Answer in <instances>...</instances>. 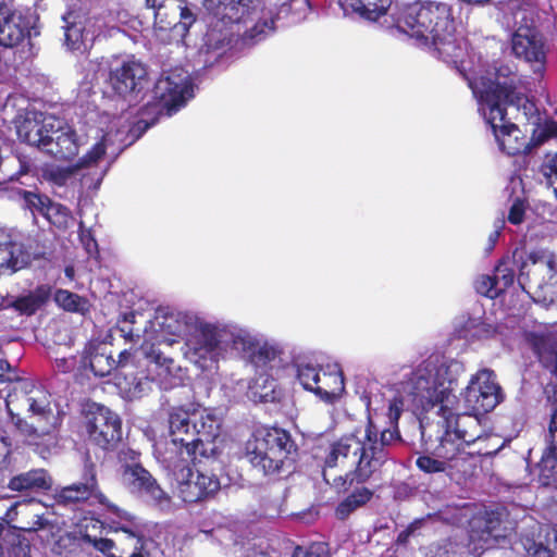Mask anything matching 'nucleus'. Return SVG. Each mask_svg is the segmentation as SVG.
Masks as SVG:
<instances>
[{
    "label": "nucleus",
    "instance_id": "obj_1",
    "mask_svg": "<svg viewBox=\"0 0 557 557\" xmlns=\"http://www.w3.org/2000/svg\"><path fill=\"white\" fill-rule=\"evenodd\" d=\"M401 442L398 426L380 430L369 417L361 428L331 443L322 467L324 481L338 494H347L336 506L335 517L346 520L374 496L366 485L391 458V447Z\"/></svg>",
    "mask_w": 557,
    "mask_h": 557
},
{
    "label": "nucleus",
    "instance_id": "obj_2",
    "mask_svg": "<svg viewBox=\"0 0 557 557\" xmlns=\"http://www.w3.org/2000/svg\"><path fill=\"white\" fill-rule=\"evenodd\" d=\"M53 502L54 505L73 511L86 506L103 507L108 512L127 522L115 529L121 533V555L116 557H152L151 548L156 547V542L147 536L141 523L135 522L134 516L112 503L102 492L94 462L84 465L79 481L55 488Z\"/></svg>",
    "mask_w": 557,
    "mask_h": 557
},
{
    "label": "nucleus",
    "instance_id": "obj_3",
    "mask_svg": "<svg viewBox=\"0 0 557 557\" xmlns=\"http://www.w3.org/2000/svg\"><path fill=\"white\" fill-rule=\"evenodd\" d=\"M454 385H456V379L450 375L449 368L441 364L436 368L431 381L419 377L416 395L423 410L437 408L436 413L440 417L437 423L466 444L478 440L484 431L479 419L480 414L473 411L456 412L454 405L457 404V398L453 394Z\"/></svg>",
    "mask_w": 557,
    "mask_h": 557
},
{
    "label": "nucleus",
    "instance_id": "obj_4",
    "mask_svg": "<svg viewBox=\"0 0 557 557\" xmlns=\"http://www.w3.org/2000/svg\"><path fill=\"white\" fill-rule=\"evenodd\" d=\"M246 454L256 470L265 476L278 478L294 471L298 446L286 430L261 428L247 442Z\"/></svg>",
    "mask_w": 557,
    "mask_h": 557
},
{
    "label": "nucleus",
    "instance_id": "obj_5",
    "mask_svg": "<svg viewBox=\"0 0 557 557\" xmlns=\"http://www.w3.org/2000/svg\"><path fill=\"white\" fill-rule=\"evenodd\" d=\"M520 79L509 65L502 64L495 70L494 78L480 75L468 78V86L479 101L487 107L490 114L500 116L502 108L515 106L529 120L537 112L535 103L517 91ZM495 119L492 116V120Z\"/></svg>",
    "mask_w": 557,
    "mask_h": 557
},
{
    "label": "nucleus",
    "instance_id": "obj_6",
    "mask_svg": "<svg viewBox=\"0 0 557 557\" xmlns=\"http://www.w3.org/2000/svg\"><path fill=\"white\" fill-rule=\"evenodd\" d=\"M392 29L417 39H433L454 29L451 7L445 2H413L398 7L392 14Z\"/></svg>",
    "mask_w": 557,
    "mask_h": 557
},
{
    "label": "nucleus",
    "instance_id": "obj_7",
    "mask_svg": "<svg viewBox=\"0 0 557 557\" xmlns=\"http://www.w3.org/2000/svg\"><path fill=\"white\" fill-rule=\"evenodd\" d=\"M205 7L224 25H236V34L240 36L242 44L245 46H252L260 41L273 25V21L259 20L240 33L242 24L247 25L248 22L253 21L259 0H205Z\"/></svg>",
    "mask_w": 557,
    "mask_h": 557
},
{
    "label": "nucleus",
    "instance_id": "obj_8",
    "mask_svg": "<svg viewBox=\"0 0 557 557\" xmlns=\"http://www.w3.org/2000/svg\"><path fill=\"white\" fill-rule=\"evenodd\" d=\"M140 451L124 447L117 453L119 474L123 487L132 495L161 505L171 498L157 479L140 462Z\"/></svg>",
    "mask_w": 557,
    "mask_h": 557
},
{
    "label": "nucleus",
    "instance_id": "obj_9",
    "mask_svg": "<svg viewBox=\"0 0 557 557\" xmlns=\"http://www.w3.org/2000/svg\"><path fill=\"white\" fill-rule=\"evenodd\" d=\"M218 457L212 455L190 457L196 475L190 468H187L186 479L178 484V495L184 503L195 504L212 499L221 490L220 480L215 474L220 465Z\"/></svg>",
    "mask_w": 557,
    "mask_h": 557
},
{
    "label": "nucleus",
    "instance_id": "obj_10",
    "mask_svg": "<svg viewBox=\"0 0 557 557\" xmlns=\"http://www.w3.org/2000/svg\"><path fill=\"white\" fill-rule=\"evenodd\" d=\"M84 424L89 443L103 451H114L122 442V420L103 405H89Z\"/></svg>",
    "mask_w": 557,
    "mask_h": 557
},
{
    "label": "nucleus",
    "instance_id": "obj_11",
    "mask_svg": "<svg viewBox=\"0 0 557 557\" xmlns=\"http://www.w3.org/2000/svg\"><path fill=\"white\" fill-rule=\"evenodd\" d=\"M502 399V388L492 370L482 369L478 371L466 387V407L476 414H485L492 411Z\"/></svg>",
    "mask_w": 557,
    "mask_h": 557
},
{
    "label": "nucleus",
    "instance_id": "obj_12",
    "mask_svg": "<svg viewBox=\"0 0 557 557\" xmlns=\"http://www.w3.org/2000/svg\"><path fill=\"white\" fill-rule=\"evenodd\" d=\"M186 89L187 85L180 75H161L153 85L152 101L141 109V114L145 115L150 111L157 114H163L166 111L171 114L184 104Z\"/></svg>",
    "mask_w": 557,
    "mask_h": 557
},
{
    "label": "nucleus",
    "instance_id": "obj_13",
    "mask_svg": "<svg viewBox=\"0 0 557 557\" xmlns=\"http://www.w3.org/2000/svg\"><path fill=\"white\" fill-rule=\"evenodd\" d=\"M148 82L146 65L135 59L123 60L112 66L108 78L114 94L123 98L137 96L147 87Z\"/></svg>",
    "mask_w": 557,
    "mask_h": 557
},
{
    "label": "nucleus",
    "instance_id": "obj_14",
    "mask_svg": "<svg viewBox=\"0 0 557 557\" xmlns=\"http://www.w3.org/2000/svg\"><path fill=\"white\" fill-rule=\"evenodd\" d=\"M484 116L502 151L512 157L531 152L534 144L528 141L519 127L507 119V108H502L499 117L493 114L495 119L492 120L490 110L485 111Z\"/></svg>",
    "mask_w": 557,
    "mask_h": 557
},
{
    "label": "nucleus",
    "instance_id": "obj_15",
    "mask_svg": "<svg viewBox=\"0 0 557 557\" xmlns=\"http://www.w3.org/2000/svg\"><path fill=\"white\" fill-rule=\"evenodd\" d=\"M222 419L209 409L193 410V432L197 440L191 444L190 457L219 456L220 451L214 443L220 435Z\"/></svg>",
    "mask_w": 557,
    "mask_h": 557
},
{
    "label": "nucleus",
    "instance_id": "obj_16",
    "mask_svg": "<svg viewBox=\"0 0 557 557\" xmlns=\"http://www.w3.org/2000/svg\"><path fill=\"white\" fill-rule=\"evenodd\" d=\"M443 433L438 437V444L434 447L432 455L442 458L449 463L450 479L456 481L466 480L471 476V466L466 444L457 438L449 430L443 428Z\"/></svg>",
    "mask_w": 557,
    "mask_h": 557
},
{
    "label": "nucleus",
    "instance_id": "obj_17",
    "mask_svg": "<svg viewBox=\"0 0 557 557\" xmlns=\"http://www.w3.org/2000/svg\"><path fill=\"white\" fill-rule=\"evenodd\" d=\"M511 48L518 59L533 64L534 73L543 75L546 64L545 41L535 27H518L511 38Z\"/></svg>",
    "mask_w": 557,
    "mask_h": 557
},
{
    "label": "nucleus",
    "instance_id": "obj_18",
    "mask_svg": "<svg viewBox=\"0 0 557 557\" xmlns=\"http://www.w3.org/2000/svg\"><path fill=\"white\" fill-rule=\"evenodd\" d=\"M502 516L497 510H490L472 520L468 544L472 554L479 556L497 545L498 539L504 536L500 532Z\"/></svg>",
    "mask_w": 557,
    "mask_h": 557
},
{
    "label": "nucleus",
    "instance_id": "obj_19",
    "mask_svg": "<svg viewBox=\"0 0 557 557\" xmlns=\"http://www.w3.org/2000/svg\"><path fill=\"white\" fill-rule=\"evenodd\" d=\"M38 504L35 499L16 502L12 505L8 511L7 517L10 522H13V529L33 533L38 531L46 532V542L49 543L54 539L53 530L54 524L49 521L42 513H38L34 510V507Z\"/></svg>",
    "mask_w": 557,
    "mask_h": 557
},
{
    "label": "nucleus",
    "instance_id": "obj_20",
    "mask_svg": "<svg viewBox=\"0 0 557 557\" xmlns=\"http://www.w3.org/2000/svg\"><path fill=\"white\" fill-rule=\"evenodd\" d=\"M11 476L7 487L11 492L18 493L24 496L39 495L49 492L53 485L52 475L45 468H33L28 471L12 474V470L8 471Z\"/></svg>",
    "mask_w": 557,
    "mask_h": 557
},
{
    "label": "nucleus",
    "instance_id": "obj_21",
    "mask_svg": "<svg viewBox=\"0 0 557 557\" xmlns=\"http://www.w3.org/2000/svg\"><path fill=\"white\" fill-rule=\"evenodd\" d=\"M29 20L20 11H11L0 3V46L13 48L29 37Z\"/></svg>",
    "mask_w": 557,
    "mask_h": 557
},
{
    "label": "nucleus",
    "instance_id": "obj_22",
    "mask_svg": "<svg viewBox=\"0 0 557 557\" xmlns=\"http://www.w3.org/2000/svg\"><path fill=\"white\" fill-rule=\"evenodd\" d=\"M46 153L59 161H72L79 152V139L76 131L70 125L53 127Z\"/></svg>",
    "mask_w": 557,
    "mask_h": 557
},
{
    "label": "nucleus",
    "instance_id": "obj_23",
    "mask_svg": "<svg viewBox=\"0 0 557 557\" xmlns=\"http://www.w3.org/2000/svg\"><path fill=\"white\" fill-rule=\"evenodd\" d=\"M524 339L543 368L557 377V335L552 332H527Z\"/></svg>",
    "mask_w": 557,
    "mask_h": 557
},
{
    "label": "nucleus",
    "instance_id": "obj_24",
    "mask_svg": "<svg viewBox=\"0 0 557 557\" xmlns=\"http://www.w3.org/2000/svg\"><path fill=\"white\" fill-rule=\"evenodd\" d=\"M78 533L85 543L90 544L96 550L107 557H116L114 549L116 544L108 539L104 523L95 517H83L77 524Z\"/></svg>",
    "mask_w": 557,
    "mask_h": 557
},
{
    "label": "nucleus",
    "instance_id": "obj_25",
    "mask_svg": "<svg viewBox=\"0 0 557 557\" xmlns=\"http://www.w3.org/2000/svg\"><path fill=\"white\" fill-rule=\"evenodd\" d=\"M193 425V411L183 407H174L169 413V428L174 444L185 447L187 455L190 457L191 444L195 432Z\"/></svg>",
    "mask_w": 557,
    "mask_h": 557
},
{
    "label": "nucleus",
    "instance_id": "obj_26",
    "mask_svg": "<svg viewBox=\"0 0 557 557\" xmlns=\"http://www.w3.org/2000/svg\"><path fill=\"white\" fill-rule=\"evenodd\" d=\"M431 40L438 58L445 63L451 64L468 82L470 77L467 75L466 67L463 66L466 50L453 36L451 30H447Z\"/></svg>",
    "mask_w": 557,
    "mask_h": 557
},
{
    "label": "nucleus",
    "instance_id": "obj_27",
    "mask_svg": "<svg viewBox=\"0 0 557 557\" xmlns=\"http://www.w3.org/2000/svg\"><path fill=\"white\" fill-rule=\"evenodd\" d=\"M84 363L88 362L95 376L103 377L116 369L115 359L109 345L103 342L91 341L84 350Z\"/></svg>",
    "mask_w": 557,
    "mask_h": 557
},
{
    "label": "nucleus",
    "instance_id": "obj_28",
    "mask_svg": "<svg viewBox=\"0 0 557 557\" xmlns=\"http://www.w3.org/2000/svg\"><path fill=\"white\" fill-rule=\"evenodd\" d=\"M64 44L72 50H82L86 48L85 42L89 38L90 32L87 25L90 18L85 14L70 11L63 15ZM94 38L91 33L90 39Z\"/></svg>",
    "mask_w": 557,
    "mask_h": 557
},
{
    "label": "nucleus",
    "instance_id": "obj_29",
    "mask_svg": "<svg viewBox=\"0 0 557 557\" xmlns=\"http://www.w3.org/2000/svg\"><path fill=\"white\" fill-rule=\"evenodd\" d=\"M17 137L22 143L46 151L50 134L53 133V123L49 120L25 119L17 126Z\"/></svg>",
    "mask_w": 557,
    "mask_h": 557
},
{
    "label": "nucleus",
    "instance_id": "obj_30",
    "mask_svg": "<svg viewBox=\"0 0 557 557\" xmlns=\"http://www.w3.org/2000/svg\"><path fill=\"white\" fill-rule=\"evenodd\" d=\"M345 391V380L342 370L327 366L323 371L313 394L326 404L336 403Z\"/></svg>",
    "mask_w": 557,
    "mask_h": 557
},
{
    "label": "nucleus",
    "instance_id": "obj_31",
    "mask_svg": "<svg viewBox=\"0 0 557 557\" xmlns=\"http://www.w3.org/2000/svg\"><path fill=\"white\" fill-rule=\"evenodd\" d=\"M392 2V0H342V5L363 20L376 22L387 14Z\"/></svg>",
    "mask_w": 557,
    "mask_h": 557
},
{
    "label": "nucleus",
    "instance_id": "obj_32",
    "mask_svg": "<svg viewBox=\"0 0 557 557\" xmlns=\"http://www.w3.org/2000/svg\"><path fill=\"white\" fill-rule=\"evenodd\" d=\"M50 297L51 286L42 284L27 295L16 297L10 307L21 314L33 315L49 301Z\"/></svg>",
    "mask_w": 557,
    "mask_h": 557
},
{
    "label": "nucleus",
    "instance_id": "obj_33",
    "mask_svg": "<svg viewBox=\"0 0 557 557\" xmlns=\"http://www.w3.org/2000/svg\"><path fill=\"white\" fill-rule=\"evenodd\" d=\"M518 261L521 262L519 264V274L517 276V281L521 289L525 293H529L527 287L532 283V278L530 276L531 271L528 270L529 262L533 267V274H535V272H543L544 270L552 271L554 268V261L543 251H531L527 256L525 260H523L522 256H520Z\"/></svg>",
    "mask_w": 557,
    "mask_h": 557
},
{
    "label": "nucleus",
    "instance_id": "obj_34",
    "mask_svg": "<svg viewBox=\"0 0 557 557\" xmlns=\"http://www.w3.org/2000/svg\"><path fill=\"white\" fill-rule=\"evenodd\" d=\"M220 345L219 330L212 324H201L195 336L194 351L197 356L213 359Z\"/></svg>",
    "mask_w": 557,
    "mask_h": 557
},
{
    "label": "nucleus",
    "instance_id": "obj_35",
    "mask_svg": "<svg viewBox=\"0 0 557 557\" xmlns=\"http://www.w3.org/2000/svg\"><path fill=\"white\" fill-rule=\"evenodd\" d=\"M146 4L154 10V23L161 29L176 26L177 9L182 0H146Z\"/></svg>",
    "mask_w": 557,
    "mask_h": 557
},
{
    "label": "nucleus",
    "instance_id": "obj_36",
    "mask_svg": "<svg viewBox=\"0 0 557 557\" xmlns=\"http://www.w3.org/2000/svg\"><path fill=\"white\" fill-rule=\"evenodd\" d=\"M539 481L543 486L557 482V448L556 444L547 446L539 462Z\"/></svg>",
    "mask_w": 557,
    "mask_h": 557
},
{
    "label": "nucleus",
    "instance_id": "obj_37",
    "mask_svg": "<svg viewBox=\"0 0 557 557\" xmlns=\"http://www.w3.org/2000/svg\"><path fill=\"white\" fill-rule=\"evenodd\" d=\"M53 299L59 307L69 312L84 314L89 310V301L85 297L67 289H57Z\"/></svg>",
    "mask_w": 557,
    "mask_h": 557
},
{
    "label": "nucleus",
    "instance_id": "obj_38",
    "mask_svg": "<svg viewBox=\"0 0 557 557\" xmlns=\"http://www.w3.org/2000/svg\"><path fill=\"white\" fill-rule=\"evenodd\" d=\"M517 268H519L517 251L513 252L512 258L507 257L499 260L495 268L494 276L497 277V284L502 293H505L513 285Z\"/></svg>",
    "mask_w": 557,
    "mask_h": 557
},
{
    "label": "nucleus",
    "instance_id": "obj_39",
    "mask_svg": "<svg viewBox=\"0 0 557 557\" xmlns=\"http://www.w3.org/2000/svg\"><path fill=\"white\" fill-rule=\"evenodd\" d=\"M491 436L487 434L481 433L478 440L473 442L466 443L467 453H473L469 456V465L471 466V475L473 474L476 468V458L478 457H490L497 454L499 447L490 446Z\"/></svg>",
    "mask_w": 557,
    "mask_h": 557
},
{
    "label": "nucleus",
    "instance_id": "obj_40",
    "mask_svg": "<svg viewBox=\"0 0 557 557\" xmlns=\"http://www.w3.org/2000/svg\"><path fill=\"white\" fill-rule=\"evenodd\" d=\"M296 368L300 385L304 389L312 393L325 368L309 361H301L296 364Z\"/></svg>",
    "mask_w": 557,
    "mask_h": 557
},
{
    "label": "nucleus",
    "instance_id": "obj_41",
    "mask_svg": "<svg viewBox=\"0 0 557 557\" xmlns=\"http://www.w3.org/2000/svg\"><path fill=\"white\" fill-rule=\"evenodd\" d=\"M17 195L24 202V207L28 209L34 216L45 215L47 206L50 203V197L36 190L20 189Z\"/></svg>",
    "mask_w": 557,
    "mask_h": 557
},
{
    "label": "nucleus",
    "instance_id": "obj_42",
    "mask_svg": "<svg viewBox=\"0 0 557 557\" xmlns=\"http://www.w3.org/2000/svg\"><path fill=\"white\" fill-rule=\"evenodd\" d=\"M5 557H32L29 541L20 534L8 531L3 537Z\"/></svg>",
    "mask_w": 557,
    "mask_h": 557
},
{
    "label": "nucleus",
    "instance_id": "obj_43",
    "mask_svg": "<svg viewBox=\"0 0 557 557\" xmlns=\"http://www.w3.org/2000/svg\"><path fill=\"white\" fill-rule=\"evenodd\" d=\"M44 218L59 228L66 227L71 218V211L66 206L54 202L50 198V203L47 206Z\"/></svg>",
    "mask_w": 557,
    "mask_h": 557
},
{
    "label": "nucleus",
    "instance_id": "obj_44",
    "mask_svg": "<svg viewBox=\"0 0 557 557\" xmlns=\"http://www.w3.org/2000/svg\"><path fill=\"white\" fill-rule=\"evenodd\" d=\"M417 468L428 474L444 472L450 478L449 463L435 456L421 455L416 460Z\"/></svg>",
    "mask_w": 557,
    "mask_h": 557
},
{
    "label": "nucleus",
    "instance_id": "obj_45",
    "mask_svg": "<svg viewBox=\"0 0 557 557\" xmlns=\"http://www.w3.org/2000/svg\"><path fill=\"white\" fill-rule=\"evenodd\" d=\"M475 290L490 299H495L503 293L497 284V277L494 275H480L475 280Z\"/></svg>",
    "mask_w": 557,
    "mask_h": 557
},
{
    "label": "nucleus",
    "instance_id": "obj_46",
    "mask_svg": "<svg viewBox=\"0 0 557 557\" xmlns=\"http://www.w3.org/2000/svg\"><path fill=\"white\" fill-rule=\"evenodd\" d=\"M292 557H331L329 544L314 542L307 548L296 546Z\"/></svg>",
    "mask_w": 557,
    "mask_h": 557
},
{
    "label": "nucleus",
    "instance_id": "obj_47",
    "mask_svg": "<svg viewBox=\"0 0 557 557\" xmlns=\"http://www.w3.org/2000/svg\"><path fill=\"white\" fill-rule=\"evenodd\" d=\"M277 357V350L269 345L259 346L250 355L251 362L256 367H264L268 362L274 360Z\"/></svg>",
    "mask_w": 557,
    "mask_h": 557
},
{
    "label": "nucleus",
    "instance_id": "obj_48",
    "mask_svg": "<svg viewBox=\"0 0 557 557\" xmlns=\"http://www.w3.org/2000/svg\"><path fill=\"white\" fill-rule=\"evenodd\" d=\"M136 313L134 311L125 312L122 315V319L117 320V329L122 333V336L128 341H134V337H139L138 334L134 333L131 324L135 322Z\"/></svg>",
    "mask_w": 557,
    "mask_h": 557
},
{
    "label": "nucleus",
    "instance_id": "obj_49",
    "mask_svg": "<svg viewBox=\"0 0 557 557\" xmlns=\"http://www.w3.org/2000/svg\"><path fill=\"white\" fill-rule=\"evenodd\" d=\"M106 154V145L102 141L96 143L91 149L81 159L79 165L88 166L98 162Z\"/></svg>",
    "mask_w": 557,
    "mask_h": 557
},
{
    "label": "nucleus",
    "instance_id": "obj_50",
    "mask_svg": "<svg viewBox=\"0 0 557 557\" xmlns=\"http://www.w3.org/2000/svg\"><path fill=\"white\" fill-rule=\"evenodd\" d=\"M150 112H148L147 114H150ZM153 116L150 119V120H146V119H139L136 123L133 124V126L131 127L129 129V133L137 139L139 137H141L146 131L148 128H150L151 126H153L158 121H159V116L161 114H157V112H152Z\"/></svg>",
    "mask_w": 557,
    "mask_h": 557
},
{
    "label": "nucleus",
    "instance_id": "obj_51",
    "mask_svg": "<svg viewBox=\"0 0 557 557\" xmlns=\"http://www.w3.org/2000/svg\"><path fill=\"white\" fill-rule=\"evenodd\" d=\"M29 410L39 417L49 418L52 413L49 401L45 399H37L35 397L27 398Z\"/></svg>",
    "mask_w": 557,
    "mask_h": 557
},
{
    "label": "nucleus",
    "instance_id": "obj_52",
    "mask_svg": "<svg viewBox=\"0 0 557 557\" xmlns=\"http://www.w3.org/2000/svg\"><path fill=\"white\" fill-rule=\"evenodd\" d=\"M181 8L177 9V15L180 16L178 24L182 28L187 32L189 27L196 22V15L187 7L186 0H182Z\"/></svg>",
    "mask_w": 557,
    "mask_h": 557
},
{
    "label": "nucleus",
    "instance_id": "obj_53",
    "mask_svg": "<svg viewBox=\"0 0 557 557\" xmlns=\"http://www.w3.org/2000/svg\"><path fill=\"white\" fill-rule=\"evenodd\" d=\"M502 325L499 324H492L487 322H481L479 325H476L474 335L478 338H491L494 337L496 334H502Z\"/></svg>",
    "mask_w": 557,
    "mask_h": 557
},
{
    "label": "nucleus",
    "instance_id": "obj_54",
    "mask_svg": "<svg viewBox=\"0 0 557 557\" xmlns=\"http://www.w3.org/2000/svg\"><path fill=\"white\" fill-rule=\"evenodd\" d=\"M524 206L522 201L516 200L509 209L508 221L513 225L520 224L524 219Z\"/></svg>",
    "mask_w": 557,
    "mask_h": 557
},
{
    "label": "nucleus",
    "instance_id": "obj_55",
    "mask_svg": "<svg viewBox=\"0 0 557 557\" xmlns=\"http://www.w3.org/2000/svg\"><path fill=\"white\" fill-rule=\"evenodd\" d=\"M148 358L156 363L157 366L165 368L168 372L171 371V368L174 363V360L172 358H169L164 356L161 351L151 349L148 354Z\"/></svg>",
    "mask_w": 557,
    "mask_h": 557
},
{
    "label": "nucleus",
    "instance_id": "obj_56",
    "mask_svg": "<svg viewBox=\"0 0 557 557\" xmlns=\"http://www.w3.org/2000/svg\"><path fill=\"white\" fill-rule=\"evenodd\" d=\"M553 443L556 444L557 448V409L552 410L550 420L548 424V444L547 446H552Z\"/></svg>",
    "mask_w": 557,
    "mask_h": 557
},
{
    "label": "nucleus",
    "instance_id": "obj_57",
    "mask_svg": "<svg viewBox=\"0 0 557 557\" xmlns=\"http://www.w3.org/2000/svg\"><path fill=\"white\" fill-rule=\"evenodd\" d=\"M528 553L532 557H553L554 555L553 550L542 543H533V545L528 548Z\"/></svg>",
    "mask_w": 557,
    "mask_h": 557
},
{
    "label": "nucleus",
    "instance_id": "obj_58",
    "mask_svg": "<svg viewBox=\"0 0 557 557\" xmlns=\"http://www.w3.org/2000/svg\"><path fill=\"white\" fill-rule=\"evenodd\" d=\"M0 249L17 250V244L12 239L11 234L0 228Z\"/></svg>",
    "mask_w": 557,
    "mask_h": 557
},
{
    "label": "nucleus",
    "instance_id": "obj_59",
    "mask_svg": "<svg viewBox=\"0 0 557 557\" xmlns=\"http://www.w3.org/2000/svg\"><path fill=\"white\" fill-rule=\"evenodd\" d=\"M454 555L453 543L449 540H445L443 544L437 545L435 557H454Z\"/></svg>",
    "mask_w": 557,
    "mask_h": 557
},
{
    "label": "nucleus",
    "instance_id": "obj_60",
    "mask_svg": "<svg viewBox=\"0 0 557 557\" xmlns=\"http://www.w3.org/2000/svg\"><path fill=\"white\" fill-rule=\"evenodd\" d=\"M557 137V122L556 121H549L545 124L543 131H542V138L540 141H543L547 138Z\"/></svg>",
    "mask_w": 557,
    "mask_h": 557
},
{
    "label": "nucleus",
    "instance_id": "obj_61",
    "mask_svg": "<svg viewBox=\"0 0 557 557\" xmlns=\"http://www.w3.org/2000/svg\"><path fill=\"white\" fill-rule=\"evenodd\" d=\"M55 367L62 373L70 372L74 367V359L60 358L55 359Z\"/></svg>",
    "mask_w": 557,
    "mask_h": 557
},
{
    "label": "nucleus",
    "instance_id": "obj_62",
    "mask_svg": "<svg viewBox=\"0 0 557 557\" xmlns=\"http://www.w3.org/2000/svg\"><path fill=\"white\" fill-rule=\"evenodd\" d=\"M4 450L3 456L0 458V473L10 471L11 466L12 453L7 446H4Z\"/></svg>",
    "mask_w": 557,
    "mask_h": 557
},
{
    "label": "nucleus",
    "instance_id": "obj_63",
    "mask_svg": "<svg viewBox=\"0 0 557 557\" xmlns=\"http://www.w3.org/2000/svg\"><path fill=\"white\" fill-rule=\"evenodd\" d=\"M132 358V352L128 349H124L119 354V359L115 360L116 369L119 367L123 368L127 364L129 359Z\"/></svg>",
    "mask_w": 557,
    "mask_h": 557
},
{
    "label": "nucleus",
    "instance_id": "obj_64",
    "mask_svg": "<svg viewBox=\"0 0 557 557\" xmlns=\"http://www.w3.org/2000/svg\"><path fill=\"white\" fill-rule=\"evenodd\" d=\"M412 534L410 533V530L404 529L401 532L397 535V544L399 545H406Z\"/></svg>",
    "mask_w": 557,
    "mask_h": 557
}]
</instances>
